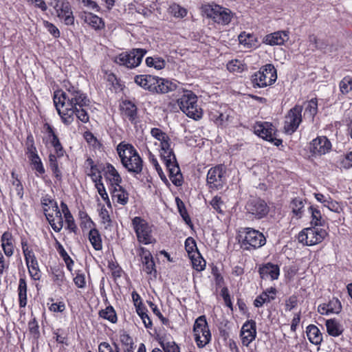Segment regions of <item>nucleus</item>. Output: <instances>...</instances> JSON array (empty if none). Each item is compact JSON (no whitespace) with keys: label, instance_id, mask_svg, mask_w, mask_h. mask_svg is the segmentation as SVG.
Wrapping results in <instances>:
<instances>
[{"label":"nucleus","instance_id":"obj_1","mask_svg":"<svg viewBox=\"0 0 352 352\" xmlns=\"http://www.w3.org/2000/svg\"><path fill=\"white\" fill-rule=\"evenodd\" d=\"M64 90H57L54 93V104L61 118L62 122L71 124L76 116L83 123L89 120V116L85 107L89 105V100L78 87L69 82H65Z\"/></svg>","mask_w":352,"mask_h":352},{"label":"nucleus","instance_id":"obj_2","mask_svg":"<svg viewBox=\"0 0 352 352\" xmlns=\"http://www.w3.org/2000/svg\"><path fill=\"white\" fill-rule=\"evenodd\" d=\"M117 152L122 164L129 173L138 175L142 172L143 161L133 146L121 142L117 146Z\"/></svg>","mask_w":352,"mask_h":352},{"label":"nucleus","instance_id":"obj_3","mask_svg":"<svg viewBox=\"0 0 352 352\" xmlns=\"http://www.w3.org/2000/svg\"><path fill=\"white\" fill-rule=\"evenodd\" d=\"M180 109L189 118L195 120L202 117V109L197 104V97L189 90H183V95L177 100Z\"/></svg>","mask_w":352,"mask_h":352},{"label":"nucleus","instance_id":"obj_4","mask_svg":"<svg viewBox=\"0 0 352 352\" xmlns=\"http://www.w3.org/2000/svg\"><path fill=\"white\" fill-rule=\"evenodd\" d=\"M277 79L276 69L272 64H267L251 76L254 87H265L274 84Z\"/></svg>","mask_w":352,"mask_h":352},{"label":"nucleus","instance_id":"obj_5","mask_svg":"<svg viewBox=\"0 0 352 352\" xmlns=\"http://www.w3.org/2000/svg\"><path fill=\"white\" fill-rule=\"evenodd\" d=\"M241 247L246 250H255L263 246L266 239L263 234L251 228H244L241 231Z\"/></svg>","mask_w":352,"mask_h":352},{"label":"nucleus","instance_id":"obj_6","mask_svg":"<svg viewBox=\"0 0 352 352\" xmlns=\"http://www.w3.org/2000/svg\"><path fill=\"white\" fill-rule=\"evenodd\" d=\"M160 155L169 171L170 179L175 186H182V175L173 149L162 150Z\"/></svg>","mask_w":352,"mask_h":352},{"label":"nucleus","instance_id":"obj_7","mask_svg":"<svg viewBox=\"0 0 352 352\" xmlns=\"http://www.w3.org/2000/svg\"><path fill=\"white\" fill-rule=\"evenodd\" d=\"M138 242L144 245L155 243L153 236L152 226L140 217H135L131 222Z\"/></svg>","mask_w":352,"mask_h":352},{"label":"nucleus","instance_id":"obj_8","mask_svg":"<svg viewBox=\"0 0 352 352\" xmlns=\"http://www.w3.org/2000/svg\"><path fill=\"white\" fill-rule=\"evenodd\" d=\"M327 231L322 227L312 226L304 228L298 234V241L311 246L320 243L327 236Z\"/></svg>","mask_w":352,"mask_h":352},{"label":"nucleus","instance_id":"obj_9","mask_svg":"<svg viewBox=\"0 0 352 352\" xmlns=\"http://www.w3.org/2000/svg\"><path fill=\"white\" fill-rule=\"evenodd\" d=\"M195 340L199 348L204 347L211 340V333L205 316H199L193 326Z\"/></svg>","mask_w":352,"mask_h":352},{"label":"nucleus","instance_id":"obj_10","mask_svg":"<svg viewBox=\"0 0 352 352\" xmlns=\"http://www.w3.org/2000/svg\"><path fill=\"white\" fill-rule=\"evenodd\" d=\"M204 12L207 17L223 25L229 24L233 16L232 12L229 9L218 5H206L204 7Z\"/></svg>","mask_w":352,"mask_h":352},{"label":"nucleus","instance_id":"obj_11","mask_svg":"<svg viewBox=\"0 0 352 352\" xmlns=\"http://www.w3.org/2000/svg\"><path fill=\"white\" fill-rule=\"evenodd\" d=\"M146 52L145 49L135 48L118 55L115 58V62L128 68H135L141 63L142 58Z\"/></svg>","mask_w":352,"mask_h":352},{"label":"nucleus","instance_id":"obj_12","mask_svg":"<svg viewBox=\"0 0 352 352\" xmlns=\"http://www.w3.org/2000/svg\"><path fill=\"white\" fill-rule=\"evenodd\" d=\"M302 107L295 105L285 116L283 130L287 135L293 134L302 122Z\"/></svg>","mask_w":352,"mask_h":352},{"label":"nucleus","instance_id":"obj_13","mask_svg":"<svg viewBox=\"0 0 352 352\" xmlns=\"http://www.w3.org/2000/svg\"><path fill=\"white\" fill-rule=\"evenodd\" d=\"M245 210L247 213L253 218L261 219L267 216L270 208L264 200L260 198H253L247 202Z\"/></svg>","mask_w":352,"mask_h":352},{"label":"nucleus","instance_id":"obj_14","mask_svg":"<svg viewBox=\"0 0 352 352\" xmlns=\"http://www.w3.org/2000/svg\"><path fill=\"white\" fill-rule=\"evenodd\" d=\"M225 170L222 165L211 168L207 174V185L212 190L222 188L226 183Z\"/></svg>","mask_w":352,"mask_h":352},{"label":"nucleus","instance_id":"obj_15","mask_svg":"<svg viewBox=\"0 0 352 352\" xmlns=\"http://www.w3.org/2000/svg\"><path fill=\"white\" fill-rule=\"evenodd\" d=\"M254 133L263 139L272 142L276 146L282 144V140L274 137L275 129L270 122H258L254 126Z\"/></svg>","mask_w":352,"mask_h":352},{"label":"nucleus","instance_id":"obj_16","mask_svg":"<svg viewBox=\"0 0 352 352\" xmlns=\"http://www.w3.org/2000/svg\"><path fill=\"white\" fill-rule=\"evenodd\" d=\"M120 109L123 120H128L134 126H137L140 122L137 106L130 100H125L120 104Z\"/></svg>","mask_w":352,"mask_h":352},{"label":"nucleus","instance_id":"obj_17","mask_svg":"<svg viewBox=\"0 0 352 352\" xmlns=\"http://www.w3.org/2000/svg\"><path fill=\"white\" fill-rule=\"evenodd\" d=\"M240 337L243 346H248L256 337V322L253 320L246 321L242 326Z\"/></svg>","mask_w":352,"mask_h":352},{"label":"nucleus","instance_id":"obj_18","mask_svg":"<svg viewBox=\"0 0 352 352\" xmlns=\"http://www.w3.org/2000/svg\"><path fill=\"white\" fill-rule=\"evenodd\" d=\"M138 254L141 258L143 271L147 274H156L155 265L151 252L140 246L138 249Z\"/></svg>","mask_w":352,"mask_h":352},{"label":"nucleus","instance_id":"obj_19","mask_svg":"<svg viewBox=\"0 0 352 352\" xmlns=\"http://www.w3.org/2000/svg\"><path fill=\"white\" fill-rule=\"evenodd\" d=\"M331 149L330 141L325 137H318L312 140L310 144V151L314 155H324Z\"/></svg>","mask_w":352,"mask_h":352},{"label":"nucleus","instance_id":"obj_20","mask_svg":"<svg viewBox=\"0 0 352 352\" xmlns=\"http://www.w3.org/2000/svg\"><path fill=\"white\" fill-rule=\"evenodd\" d=\"M258 273L262 279L276 280L280 275V267L278 265L267 263L259 267Z\"/></svg>","mask_w":352,"mask_h":352},{"label":"nucleus","instance_id":"obj_21","mask_svg":"<svg viewBox=\"0 0 352 352\" xmlns=\"http://www.w3.org/2000/svg\"><path fill=\"white\" fill-rule=\"evenodd\" d=\"M342 308L340 301L337 298H332L327 303L318 305V311L321 315L338 314Z\"/></svg>","mask_w":352,"mask_h":352},{"label":"nucleus","instance_id":"obj_22","mask_svg":"<svg viewBox=\"0 0 352 352\" xmlns=\"http://www.w3.org/2000/svg\"><path fill=\"white\" fill-rule=\"evenodd\" d=\"M157 81L155 82V90L154 93L156 94H166L177 89L179 82L176 80L173 81L168 79L160 78L157 76Z\"/></svg>","mask_w":352,"mask_h":352},{"label":"nucleus","instance_id":"obj_23","mask_svg":"<svg viewBox=\"0 0 352 352\" xmlns=\"http://www.w3.org/2000/svg\"><path fill=\"white\" fill-rule=\"evenodd\" d=\"M56 11L58 18L63 20L65 25H71L74 24V17L69 2H62L60 6Z\"/></svg>","mask_w":352,"mask_h":352},{"label":"nucleus","instance_id":"obj_24","mask_svg":"<svg viewBox=\"0 0 352 352\" xmlns=\"http://www.w3.org/2000/svg\"><path fill=\"white\" fill-rule=\"evenodd\" d=\"M135 82L143 89L154 93L156 86L157 76L151 75H138L135 77Z\"/></svg>","mask_w":352,"mask_h":352},{"label":"nucleus","instance_id":"obj_25","mask_svg":"<svg viewBox=\"0 0 352 352\" xmlns=\"http://www.w3.org/2000/svg\"><path fill=\"white\" fill-rule=\"evenodd\" d=\"M112 200L118 204L124 206L129 201V193L120 184L110 188Z\"/></svg>","mask_w":352,"mask_h":352},{"label":"nucleus","instance_id":"obj_26","mask_svg":"<svg viewBox=\"0 0 352 352\" xmlns=\"http://www.w3.org/2000/svg\"><path fill=\"white\" fill-rule=\"evenodd\" d=\"M289 39L288 32L286 31H278L267 34L264 38V43L270 45H283Z\"/></svg>","mask_w":352,"mask_h":352},{"label":"nucleus","instance_id":"obj_27","mask_svg":"<svg viewBox=\"0 0 352 352\" xmlns=\"http://www.w3.org/2000/svg\"><path fill=\"white\" fill-rule=\"evenodd\" d=\"M80 17L85 23H87L95 30H101L104 27L102 18L89 12H83Z\"/></svg>","mask_w":352,"mask_h":352},{"label":"nucleus","instance_id":"obj_28","mask_svg":"<svg viewBox=\"0 0 352 352\" xmlns=\"http://www.w3.org/2000/svg\"><path fill=\"white\" fill-rule=\"evenodd\" d=\"M103 170L104 178L109 182L111 188L121 183L122 178L113 165L107 164Z\"/></svg>","mask_w":352,"mask_h":352},{"label":"nucleus","instance_id":"obj_29","mask_svg":"<svg viewBox=\"0 0 352 352\" xmlns=\"http://www.w3.org/2000/svg\"><path fill=\"white\" fill-rule=\"evenodd\" d=\"M1 248L3 250L5 255L10 257L14 254V238L12 234L9 231L5 232L1 238Z\"/></svg>","mask_w":352,"mask_h":352},{"label":"nucleus","instance_id":"obj_30","mask_svg":"<svg viewBox=\"0 0 352 352\" xmlns=\"http://www.w3.org/2000/svg\"><path fill=\"white\" fill-rule=\"evenodd\" d=\"M327 331L328 334L333 337H338L340 336L344 329L340 322L335 318L328 319L325 322Z\"/></svg>","mask_w":352,"mask_h":352},{"label":"nucleus","instance_id":"obj_31","mask_svg":"<svg viewBox=\"0 0 352 352\" xmlns=\"http://www.w3.org/2000/svg\"><path fill=\"white\" fill-rule=\"evenodd\" d=\"M309 342L315 345H319L322 341V335L320 329L314 324H309L306 330Z\"/></svg>","mask_w":352,"mask_h":352},{"label":"nucleus","instance_id":"obj_32","mask_svg":"<svg viewBox=\"0 0 352 352\" xmlns=\"http://www.w3.org/2000/svg\"><path fill=\"white\" fill-rule=\"evenodd\" d=\"M19 303L20 307L27 305V283L25 277H20L18 286Z\"/></svg>","mask_w":352,"mask_h":352},{"label":"nucleus","instance_id":"obj_33","mask_svg":"<svg viewBox=\"0 0 352 352\" xmlns=\"http://www.w3.org/2000/svg\"><path fill=\"white\" fill-rule=\"evenodd\" d=\"M309 210L311 213V217L310 222L311 226L324 227L325 225V220L322 218L320 210L314 206H311L309 208Z\"/></svg>","mask_w":352,"mask_h":352},{"label":"nucleus","instance_id":"obj_34","mask_svg":"<svg viewBox=\"0 0 352 352\" xmlns=\"http://www.w3.org/2000/svg\"><path fill=\"white\" fill-rule=\"evenodd\" d=\"M48 215L49 217L47 221L52 229L56 232H60L63 226V218L60 210L56 211L54 216L50 215L49 214Z\"/></svg>","mask_w":352,"mask_h":352},{"label":"nucleus","instance_id":"obj_35","mask_svg":"<svg viewBox=\"0 0 352 352\" xmlns=\"http://www.w3.org/2000/svg\"><path fill=\"white\" fill-rule=\"evenodd\" d=\"M89 241L95 250H101L102 243L100 234L96 228H92L89 232Z\"/></svg>","mask_w":352,"mask_h":352},{"label":"nucleus","instance_id":"obj_36","mask_svg":"<svg viewBox=\"0 0 352 352\" xmlns=\"http://www.w3.org/2000/svg\"><path fill=\"white\" fill-rule=\"evenodd\" d=\"M60 157H57V155L51 153L49 155V166L53 175L58 181L62 179V173L58 167V159Z\"/></svg>","mask_w":352,"mask_h":352},{"label":"nucleus","instance_id":"obj_37","mask_svg":"<svg viewBox=\"0 0 352 352\" xmlns=\"http://www.w3.org/2000/svg\"><path fill=\"white\" fill-rule=\"evenodd\" d=\"M305 112L304 116H308L311 119H314V117L318 112V100L316 98H312L310 100L304 103Z\"/></svg>","mask_w":352,"mask_h":352},{"label":"nucleus","instance_id":"obj_38","mask_svg":"<svg viewBox=\"0 0 352 352\" xmlns=\"http://www.w3.org/2000/svg\"><path fill=\"white\" fill-rule=\"evenodd\" d=\"M136 312L142 319L144 327L147 329H151L153 327L152 321L147 314V309L142 304V302H140L138 305L136 306Z\"/></svg>","mask_w":352,"mask_h":352},{"label":"nucleus","instance_id":"obj_39","mask_svg":"<svg viewBox=\"0 0 352 352\" xmlns=\"http://www.w3.org/2000/svg\"><path fill=\"white\" fill-rule=\"evenodd\" d=\"M239 41L245 47L251 48L256 45V39L254 35L243 32L239 34Z\"/></svg>","mask_w":352,"mask_h":352},{"label":"nucleus","instance_id":"obj_40","mask_svg":"<svg viewBox=\"0 0 352 352\" xmlns=\"http://www.w3.org/2000/svg\"><path fill=\"white\" fill-rule=\"evenodd\" d=\"M100 317L107 320L111 323H116L118 321L117 315L115 309L111 305L107 307L105 309L99 311Z\"/></svg>","mask_w":352,"mask_h":352},{"label":"nucleus","instance_id":"obj_41","mask_svg":"<svg viewBox=\"0 0 352 352\" xmlns=\"http://www.w3.org/2000/svg\"><path fill=\"white\" fill-rule=\"evenodd\" d=\"M145 62L148 67H154L157 70L162 69L166 66L165 60L162 58L158 56L147 57Z\"/></svg>","mask_w":352,"mask_h":352},{"label":"nucleus","instance_id":"obj_42","mask_svg":"<svg viewBox=\"0 0 352 352\" xmlns=\"http://www.w3.org/2000/svg\"><path fill=\"white\" fill-rule=\"evenodd\" d=\"M26 265L31 278L34 280H40L41 277V272L39 270L37 260L35 261H31L28 263V264H26Z\"/></svg>","mask_w":352,"mask_h":352},{"label":"nucleus","instance_id":"obj_43","mask_svg":"<svg viewBox=\"0 0 352 352\" xmlns=\"http://www.w3.org/2000/svg\"><path fill=\"white\" fill-rule=\"evenodd\" d=\"M196 254V256L195 254L191 256L192 267L195 270L201 272L205 269L206 263L199 252Z\"/></svg>","mask_w":352,"mask_h":352},{"label":"nucleus","instance_id":"obj_44","mask_svg":"<svg viewBox=\"0 0 352 352\" xmlns=\"http://www.w3.org/2000/svg\"><path fill=\"white\" fill-rule=\"evenodd\" d=\"M291 207L292 208V212H294V214H295V215L297 216L298 218H300L303 213V201L300 198H295L292 200L291 203Z\"/></svg>","mask_w":352,"mask_h":352},{"label":"nucleus","instance_id":"obj_45","mask_svg":"<svg viewBox=\"0 0 352 352\" xmlns=\"http://www.w3.org/2000/svg\"><path fill=\"white\" fill-rule=\"evenodd\" d=\"M274 300V296H270L267 292H263L258 296L254 301V305L256 307H261L263 304L270 302Z\"/></svg>","mask_w":352,"mask_h":352},{"label":"nucleus","instance_id":"obj_46","mask_svg":"<svg viewBox=\"0 0 352 352\" xmlns=\"http://www.w3.org/2000/svg\"><path fill=\"white\" fill-rule=\"evenodd\" d=\"M43 129L45 133L47 134V137L50 141L51 145L54 146L60 142V140L55 133L53 127L48 123H45L43 126Z\"/></svg>","mask_w":352,"mask_h":352},{"label":"nucleus","instance_id":"obj_47","mask_svg":"<svg viewBox=\"0 0 352 352\" xmlns=\"http://www.w3.org/2000/svg\"><path fill=\"white\" fill-rule=\"evenodd\" d=\"M168 12L175 17L183 18L186 15V10L177 4H172L168 8Z\"/></svg>","mask_w":352,"mask_h":352},{"label":"nucleus","instance_id":"obj_48","mask_svg":"<svg viewBox=\"0 0 352 352\" xmlns=\"http://www.w3.org/2000/svg\"><path fill=\"white\" fill-rule=\"evenodd\" d=\"M88 175L91 178L95 184L102 182L100 168L97 165H92Z\"/></svg>","mask_w":352,"mask_h":352},{"label":"nucleus","instance_id":"obj_49","mask_svg":"<svg viewBox=\"0 0 352 352\" xmlns=\"http://www.w3.org/2000/svg\"><path fill=\"white\" fill-rule=\"evenodd\" d=\"M340 89L343 94H346L352 90V78L344 77L340 82Z\"/></svg>","mask_w":352,"mask_h":352},{"label":"nucleus","instance_id":"obj_50","mask_svg":"<svg viewBox=\"0 0 352 352\" xmlns=\"http://www.w3.org/2000/svg\"><path fill=\"white\" fill-rule=\"evenodd\" d=\"M95 187L96 188L98 194L100 195L101 198L106 202L107 205L109 207H111L110 199L109 198L108 194L106 191L103 183L102 182L97 183L95 184Z\"/></svg>","mask_w":352,"mask_h":352},{"label":"nucleus","instance_id":"obj_51","mask_svg":"<svg viewBox=\"0 0 352 352\" xmlns=\"http://www.w3.org/2000/svg\"><path fill=\"white\" fill-rule=\"evenodd\" d=\"M176 201L177 203V208H178V210H179L180 215L182 216V217L183 218L184 221L188 225H190V223H191L190 218L187 212V210L184 206V203L182 201H180L179 199H177Z\"/></svg>","mask_w":352,"mask_h":352},{"label":"nucleus","instance_id":"obj_52","mask_svg":"<svg viewBox=\"0 0 352 352\" xmlns=\"http://www.w3.org/2000/svg\"><path fill=\"white\" fill-rule=\"evenodd\" d=\"M148 161L154 166L160 177L162 179L166 178L162 169L157 162V158L151 151L148 152Z\"/></svg>","mask_w":352,"mask_h":352},{"label":"nucleus","instance_id":"obj_53","mask_svg":"<svg viewBox=\"0 0 352 352\" xmlns=\"http://www.w3.org/2000/svg\"><path fill=\"white\" fill-rule=\"evenodd\" d=\"M151 135L161 142H164L169 137L168 135L164 131H162L160 129L158 128H153L151 130Z\"/></svg>","mask_w":352,"mask_h":352},{"label":"nucleus","instance_id":"obj_54","mask_svg":"<svg viewBox=\"0 0 352 352\" xmlns=\"http://www.w3.org/2000/svg\"><path fill=\"white\" fill-rule=\"evenodd\" d=\"M12 177L13 179L12 185L15 186L16 194L20 198H22L23 196V185L14 172L12 173Z\"/></svg>","mask_w":352,"mask_h":352},{"label":"nucleus","instance_id":"obj_55","mask_svg":"<svg viewBox=\"0 0 352 352\" xmlns=\"http://www.w3.org/2000/svg\"><path fill=\"white\" fill-rule=\"evenodd\" d=\"M160 344L164 352H180L179 347L173 341L162 342Z\"/></svg>","mask_w":352,"mask_h":352},{"label":"nucleus","instance_id":"obj_56","mask_svg":"<svg viewBox=\"0 0 352 352\" xmlns=\"http://www.w3.org/2000/svg\"><path fill=\"white\" fill-rule=\"evenodd\" d=\"M120 342L124 345V349H134L133 339L129 334L123 333L120 336Z\"/></svg>","mask_w":352,"mask_h":352},{"label":"nucleus","instance_id":"obj_57","mask_svg":"<svg viewBox=\"0 0 352 352\" xmlns=\"http://www.w3.org/2000/svg\"><path fill=\"white\" fill-rule=\"evenodd\" d=\"M340 165L342 168L345 169L352 167V152H349L341 157Z\"/></svg>","mask_w":352,"mask_h":352},{"label":"nucleus","instance_id":"obj_58","mask_svg":"<svg viewBox=\"0 0 352 352\" xmlns=\"http://www.w3.org/2000/svg\"><path fill=\"white\" fill-rule=\"evenodd\" d=\"M65 280L64 272L60 270L53 272V280L58 287H60Z\"/></svg>","mask_w":352,"mask_h":352},{"label":"nucleus","instance_id":"obj_59","mask_svg":"<svg viewBox=\"0 0 352 352\" xmlns=\"http://www.w3.org/2000/svg\"><path fill=\"white\" fill-rule=\"evenodd\" d=\"M99 352H120L118 346L115 344V350L112 349L111 345L106 342H101L98 346Z\"/></svg>","mask_w":352,"mask_h":352},{"label":"nucleus","instance_id":"obj_60","mask_svg":"<svg viewBox=\"0 0 352 352\" xmlns=\"http://www.w3.org/2000/svg\"><path fill=\"white\" fill-rule=\"evenodd\" d=\"M38 324L36 318H34L28 322V329L30 333L33 334L34 336L38 337L39 336V330H38Z\"/></svg>","mask_w":352,"mask_h":352},{"label":"nucleus","instance_id":"obj_61","mask_svg":"<svg viewBox=\"0 0 352 352\" xmlns=\"http://www.w3.org/2000/svg\"><path fill=\"white\" fill-rule=\"evenodd\" d=\"M26 154L31 163L34 162V160L41 159L37 154L35 146H27Z\"/></svg>","mask_w":352,"mask_h":352},{"label":"nucleus","instance_id":"obj_62","mask_svg":"<svg viewBox=\"0 0 352 352\" xmlns=\"http://www.w3.org/2000/svg\"><path fill=\"white\" fill-rule=\"evenodd\" d=\"M99 216L102 219V223H107L108 226L111 225V219L110 218L108 210L104 208V206L101 208Z\"/></svg>","mask_w":352,"mask_h":352},{"label":"nucleus","instance_id":"obj_63","mask_svg":"<svg viewBox=\"0 0 352 352\" xmlns=\"http://www.w3.org/2000/svg\"><path fill=\"white\" fill-rule=\"evenodd\" d=\"M241 63L238 60H232L227 64V68L229 71L235 72L241 70Z\"/></svg>","mask_w":352,"mask_h":352},{"label":"nucleus","instance_id":"obj_64","mask_svg":"<svg viewBox=\"0 0 352 352\" xmlns=\"http://www.w3.org/2000/svg\"><path fill=\"white\" fill-rule=\"evenodd\" d=\"M185 248L188 254L194 252L195 250H197L195 241L191 237L187 238L185 241Z\"/></svg>","mask_w":352,"mask_h":352}]
</instances>
